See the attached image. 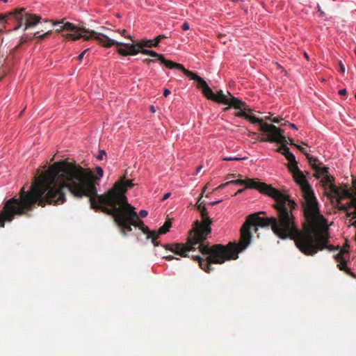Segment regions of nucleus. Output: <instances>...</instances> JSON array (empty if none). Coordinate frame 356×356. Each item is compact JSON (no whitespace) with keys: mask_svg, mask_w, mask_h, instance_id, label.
I'll use <instances>...</instances> for the list:
<instances>
[{"mask_svg":"<svg viewBox=\"0 0 356 356\" xmlns=\"http://www.w3.org/2000/svg\"><path fill=\"white\" fill-rule=\"evenodd\" d=\"M133 186L131 180L122 179L104 194L98 195L90 170L72 166L65 161L57 162L35 179L29 191L23 187L19 198L14 197L8 200L6 211L11 213L7 216V219L13 220L16 215L31 211L35 204L42 207L47 204H63L66 201L65 191H69L77 198L88 197L90 207L96 211L99 207L127 206L130 204L126 193Z\"/></svg>","mask_w":356,"mask_h":356,"instance_id":"f257e3e1","label":"nucleus"},{"mask_svg":"<svg viewBox=\"0 0 356 356\" xmlns=\"http://www.w3.org/2000/svg\"><path fill=\"white\" fill-rule=\"evenodd\" d=\"M201 197L202 196L196 204V208L201 213L202 223L199 225L193 238L190 239L188 244L177 243L175 245H165L163 247L177 255L189 257L191 256L188 254V252L195 250L196 248L195 246L198 245L197 248L200 252L202 254L207 255V259H204L200 255H191V257L198 261L202 270L207 273H210L213 270V268L211 266V264H222L225 261L237 259L238 253L246 249L250 244L252 237V231L254 229L257 232L258 227L261 226L257 222H254L252 220H250L248 227H245L249 218L252 216V214H250L247 217L241 229L239 243H229L227 246L216 244L211 247L204 245V241L211 233V224L212 222L208 216L207 209L204 202H200Z\"/></svg>","mask_w":356,"mask_h":356,"instance_id":"f03ea898","label":"nucleus"},{"mask_svg":"<svg viewBox=\"0 0 356 356\" xmlns=\"http://www.w3.org/2000/svg\"><path fill=\"white\" fill-rule=\"evenodd\" d=\"M297 209L298 207L289 209V211H288L289 220H286L284 222H278L276 217L273 216L270 218L260 217L259 215L264 213L263 211L255 213L249 218L245 227H248L250 220H252L257 222L262 227L270 226L273 232L279 238L294 240L299 250L308 256H314L318 251L324 249L332 252L340 248L339 246L334 247L327 245L330 238L327 226L325 228H319L318 230L307 229L304 232H300L293 214V211Z\"/></svg>","mask_w":356,"mask_h":356,"instance_id":"7ed1b4c3","label":"nucleus"},{"mask_svg":"<svg viewBox=\"0 0 356 356\" xmlns=\"http://www.w3.org/2000/svg\"><path fill=\"white\" fill-rule=\"evenodd\" d=\"M230 184L236 186H245V188L257 189L261 193L268 195L275 200L273 207L277 211L278 222L289 221V213L290 208L298 207V204L290 197V195L283 193L270 185L265 183L257 182L252 179H236L229 181Z\"/></svg>","mask_w":356,"mask_h":356,"instance_id":"20e7f679","label":"nucleus"},{"mask_svg":"<svg viewBox=\"0 0 356 356\" xmlns=\"http://www.w3.org/2000/svg\"><path fill=\"white\" fill-rule=\"evenodd\" d=\"M334 177L330 175L322 177L323 186H329L331 192L337 198L339 209L346 213L347 220L356 227V177L353 180V186L349 189H341L333 184Z\"/></svg>","mask_w":356,"mask_h":356,"instance_id":"39448f33","label":"nucleus"},{"mask_svg":"<svg viewBox=\"0 0 356 356\" xmlns=\"http://www.w3.org/2000/svg\"><path fill=\"white\" fill-rule=\"evenodd\" d=\"M98 211L111 216L117 225L122 228L121 232L124 236H127L126 231L131 232V225L138 227L144 234L147 236V238H149V229L144 225L143 220L138 219L135 207L131 204L127 206H115L108 208L106 207H99Z\"/></svg>","mask_w":356,"mask_h":356,"instance_id":"423d86ee","label":"nucleus"},{"mask_svg":"<svg viewBox=\"0 0 356 356\" xmlns=\"http://www.w3.org/2000/svg\"><path fill=\"white\" fill-rule=\"evenodd\" d=\"M302 195L303 198L302 207L304 215L308 222L318 228L327 227V221L321 213L320 204L314 190L302 193Z\"/></svg>","mask_w":356,"mask_h":356,"instance_id":"0eeeda50","label":"nucleus"},{"mask_svg":"<svg viewBox=\"0 0 356 356\" xmlns=\"http://www.w3.org/2000/svg\"><path fill=\"white\" fill-rule=\"evenodd\" d=\"M262 130L263 132L267 135V141L270 143H277L282 145L277 151L283 154L289 162L295 161V155L286 146V140L285 136L283 135L284 132V129L277 128L275 125L271 124L263 126Z\"/></svg>","mask_w":356,"mask_h":356,"instance_id":"6e6552de","label":"nucleus"},{"mask_svg":"<svg viewBox=\"0 0 356 356\" xmlns=\"http://www.w3.org/2000/svg\"><path fill=\"white\" fill-rule=\"evenodd\" d=\"M53 26H59V28L56 29V31L58 33L62 32L63 31H67L71 32V33H67L66 34H63V36L67 40H77L81 38H83L84 40H88L89 39H90V37H89L88 35L77 33V31L79 30H81L83 32H85L83 31L84 29H78L72 23L66 22V23L63 24V20H62V21L54 22Z\"/></svg>","mask_w":356,"mask_h":356,"instance_id":"1a4fd4ad","label":"nucleus"},{"mask_svg":"<svg viewBox=\"0 0 356 356\" xmlns=\"http://www.w3.org/2000/svg\"><path fill=\"white\" fill-rule=\"evenodd\" d=\"M229 95L231 96V98H229L222 90H220L217 94H216L213 101L218 103L229 105L236 109H241V106L239 104H245V102L232 96L229 92Z\"/></svg>","mask_w":356,"mask_h":356,"instance_id":"9d476101","label":"nucleus"},{"mask_svg":"<svg viewBox=\"0 0 356 356\" xmlns=\"http://www.w3.org/2000/svg\"><path fill=\"white\" fill-rule=\"evenodd\" d=\"M85 32L90 33L91 35L89 37L94 38L97 40L99 43L104 47L109 48L113 45H117L120 47L121 42H118L113 39L110 38L107 35L96 32L95 31H90L88 29H83Z\"/></svg>","mask_w":356,"mask_h":356,"instance_id":"9b49d317","label":"nucleus"},{"mask_svg":"<svg viewBox=\"0 0 356 356\" xmlns=\"http://www.w3.org/2000/svg\"><path fill=\"white\" fill-rule=\"evenodd\" d=\"M334 259L338 263V267L341 270L345 271L350 276L355 277V275L350 271V269L347 266V261L350 259V253L348 250L341 249L339 252L334 256Z\"/></svg>","mask_w":356,"mask_h":356,"instance_id":"f8f14e48","label":"nucleus"},{"mask_svg":"<svg viewBox=\"0 0 356 356\" xmlns=\"http://www.w3.org/2000/svg\"><path fill=\"white\" fill-rule=\"evenodd\" d=\"M15 21L17 25L13 28L14 31L18 30L23 24V15L22 11L15 10L7 15H0V24L4 25L10 21Z\"/></svg>","mask_w":356,"mask_h":356,"instance_id":"ddd939ff","label":"nucleus"},{"mask_svg":"<svg viewBox=\"0 0 356 356\" xmlns=\"http://www.w3.org/2000/svg\"><path fill=\"white\" fill-rule=\"evenodd\" d=\"M140 48L139 42L136 44L121 42L120 47L117 49V51L123 56L127 55L134 56L140 53Z\"/></svg>","mask_w":356,"mask_h":356,"instance_id":"4468645a","label":"nucleus"},{"mask_svg":"<svg viewBox=\"0 0 356 356\" xmlns=\"http://www.w3.org/2000/svg\"><path fill=\"white\" fill-rule=\"evenodd\" d=\"M149 56L156 58V61L159 60L160 63L165 65L167 68L170 70H182L184 66L181 64L175 63L172 60H167L164 58L163 54H158L157 52L150 50Z\"/></svg>","mask_w":356,"mask_h":356,"instance_id":"2eb2a0df","label":"nucleus"},{"mask_svg":"<svg viewBox=\"0 0 356 356\" xmlns=\"http://www.w3.org/2000/svg\"><path fill=\"white\" fill-rule=\"evenodd\" d=\"M18 11H22V13L23 23L24 22L25 29H27L31 27H34L40 22L41 17L40 16L27 13L25 12L24 8H22Z\"/></svg>","mask_w":356,"mask_h":356,"instance_id":"dca6fc26","label":"nucleus"},{"mask_svg":"<svg viewBox=\"0 0 356 356\" xmlns=\"http://www.w3.org/2000/svg\"><path fill=\"white\" fill-rule=\"evenodd\" d=\"M293 176L295 181L300 186L302 193L313 190L312 186L306 179L302 171H300V174L296 173Z\"/></svg>","mask_w":356,"mask_h":356,"instance_id":"f3484780","label":"nucleus"},{"mask_svg":"<svg viewBox=\"0 0 356 356\" xmlns=\"http://www.w3.org/2000/svg\"><path fill=\"white\" fill-rule=\"evenodd\" d=\"M170 227V224L169 222H165L161 227L159 228L157 231H152L149 229V238H151L152 243L154 246H159L161 245L160 242L157 241L156 239L163 234H166Z\"/></svg>","mask_w":356,"mask_h":356,"instance_id":"a211bd4d","label":"nucleus"},{"mask_svg":"<svg viewBox=\"0 0 356 356\" xmlns=\"http://www.w3.org/2000/svg\"><path fill=\"white\" fill-rule=\"evenodd\" d=\"M181 71H183L184 74L190 78V79L195 81L197 83V85L200 88H201L202 90L206 88L209 85L200 76L196 74L195 73L186 70L184 67V69L180 70Z\"/></svg>","mask_w":356,"mask_h":356,"instance_id":"6ab92c4d","label":"nucleus"},{"mask_svg":"<svg viewBox=\"0 0 356 356\" xmlns=\"http://www.w3.org/2000/svg\"><path fill=\"white\" fill-rule=\"evenodd\" d=\"M313 168L316 172V179H319L321 177L325 176V175H329V168L327 167H320L317 165H313Z\"/></svg>","mask_w":356,"mask_h":356,"instance_id":"aec40b11","label":"nucleus"},{"mask_svg":"<svg viewBox=\"0 0 356 356\" xmlns=\"http://www.w3.org/2000/svg\"><path fill=\"white\" fill-rule=\"evenodd\" d=\"M8 202V200H7L4 204V207H3V210L1 211V213H0V227H4V225H5V222L7 221V222H10L11 220H8L7 219V216L10 213H11V212H7V211H6V204Z\"/></svg>","mask_w":356,"mask_h":356,"instance_id":"412c9836","label":"nucleus"},{"mask_svg":"<svg viewBox=\"0 0 356 356\" xmlns=\"http://www.w3.org/2000/svg\"><path fill=\"white\" fill-rule=\"evenodd\" d=\"M289 169L291 172L294 175L296 173H299L301 171L298 165V163L295 159V161H289Z\"/></svg>","mask_w":356,"mask_h":356,"instance_id":"4be33fe9","label":"nucleus"},{"mask_svg":"<svg viewBox=\"0 0 356 356\" xmlns=\"http://www.w3.org/2000/svg\"><path fill=\"white\" fill-rule=\"evenodd\" d=\"M202 92L207 98L213 101L216 94L209 86L202 90Z\"/></svg>","mask_w":356,"mask_h":356,"instance_id":"5701e85b","label":"nucleus"},{"mask_svg":"<svg viewBox=\"0 0 356 356\" xmlns=\"http://www.w3.org/2000/svg\"><path fill=\"white\" fill-rule=\"evenodd\" d=\"M245 104H246L245 102V104H239L241 106V109H239L240 112L236 113V116L239 117V118H244L245 119L247 120L249 114L247 113V110L245 108H244V109L242 108V106H245Z\"/></svg>","mask_w":356,"mask_h":356,"instance_id":"b1692460","label":"nucleus"},{"mask_svg":"<svg viewBox=\"0 0 356 356\" xmlns=\"http://www.w3.org/2000/svg\"><path fill=\"white\" fill-rule=\"evenodd\" d=\"M139 44H140V47H156L154 45V40H149V39L143 40L140 42H139Z\"/></svg>","mask_w":356,"mask_h":356,"instance_id":"393cba45","label":"nucleus"},{"mask_svg":"<svg viewBox=\"0 0 356 356\" xmlns=\"http://www.w3.org/2000/svg\"><path fill=\"white\" fill-rule=\"evenodd\" d=\"M248 120H249L251 123L252 124H259L261 125V127L263 126H264L265 124H262V120L254 116V115H249L248 117ZM261 131H263V130L261 129Z\"/></svg>","mask_w":356,"mask_h":356,"instance_id":"a878e982","label":"nucleus"},{"mask_svg":"<svg viewBox=\"0 0 356 356\" xmlns=\"http://www.w3.org/2000/svg\"><path fill=\"white\" fill-rule=\"evenodd\" d=\"M246 159H247V157H245V156H244V157L226 156V157L222 158V160L226 161H241V160H244Z\"/></svg>","mask_w":356,"mask_h":356,"instance_id":"bb28decb","label":"nucleus"},{"mask_svg":"<svg viewBox=\"0 0 356 356\" xmlns=\"http://www.w3.org/2000/svg\"><path fill=\"white\" fill-rule=\"evenodd\" d=\"M168 35H158L155 40H154V45L156 47H158L159 43L161 42V40L163 39V38H168Z\"/></svg>","mask_w":356,"mask_h":356,"instance_id":"cd10ccee","label":"nucleus"},{"mask_svg":"<svg viewBox=\"0 0 356 356\" xmlns=\"http://www.w3.org/2000/svg\"><path fill=\"white\" fill-rule=\"evenodd\" d=\"M51 33V31H47V32H46L45 33H43V34H40L39 32H37V33H35V38H39L40 39H44L46 35H50Z\"/></svg>","mask_w":356,"mask_h":356,"instance_id":"c85d7f7f","label":"nucleus"},{"mask_svg":"<svg viewBox=\"0 0 356 356\" xmlns=\"http://www.w3.org/2000/svg\"><path fill=\"white\" fill-rule=\"evenodd\" d=\"M96 172L99 177H102L104 175V170L102 167L97 166L96 167Z\"/></svg>","mask_w":356,"mask_h":356,"instance_id":"c756f323","label":"nucleus"},{"mask_svg":"<svg viewBox=\"0 0 356 356\" xmlns=\"http://www.w3.org/2000/svg\"><path fill=\"white\" fill-rule=\"evenodd\" d=\"M106 154V153L104 150H99L97 156V159L99 160H102Z\"/></svg>","mask_w":356,"mask_h":356,"instance_id":"7c9ffc66","label":"nucleus"},{"mask_svg":"<svg viewBox=\"0 0 356 356\" xmlns=\"http://www.w3.org/2000/svg\"><path fill=\"white\" fill-rule=\"evenodd\" d=\"M230 185V183H229V181H227L226 183H224V184H220L219 186H218L216 188V191H220V190H222L224 189L225 187H227V186Z\"/></svg>","mask_w":356,"mask_h":356,"instance_id":"2f4dec72","label":"nucleus"},{"mask_svg":"<svg viewBox=\"0 0 356 356\" xmlns=\"http://www.w3.org/2000/svg\"><path fill=\"white\" fill-rule=\"evenodd\" d=\"M90 50V48L86 49L83 51H82L77 57L79 61L82 60L85 54Z\"/></svg>","mask_w":356,"mask_h":356,"instance_id":"473e14b6","label":"nucleus"},{"mask_svg":"<svg viewBox=\"0 0 356 356\" xmlns=\"http://www.w3.org/2000/svg\"><path fill=\"white\" fill-rule=\"evenodd\" d=\"M148 215V212L146 210L142 209L139 211V216L142 218H145Z\"/></svg>","mask_w":356,"mask_h":356,"instance_id":"72a5a7b5","label":"nucleus"},{"mask_svg":"<svg viewBox=\"0 0 356 356\" xmlns=\"http://www.w3.org/2000/svg\"><path fill=\"white\" fill-rule=\"evenodd\" d=\"M143 62L145 63L147 65H149L152 63H156V59H150V58H145L143 60Z\"/></svg>","mask_w":356,"mask_h":356,"instance_id":"f704fd0d","label":"nucleus"},{"mask_svg":"<svg viewBox=\"0 0 356 356\" xmlns=\"http://www.w3.org/2000/svg\"><path fill=\"white\" fill-rule=\"evenodd\" d=\"M181 29L183 31H187L190 29V25L188 22H184L182 26H181Z\"/></svg>","mask_w":356,"mask_h":356,"instance_id":"c9c22d12","label":"nucleus"},{"mask_svg":"<svg viewBox=\"0 0 356 356\" xmlns=\"http://www.w3.org/2000/svg\"><path fill=\"white\" fill-rule=\"evenodd\" d=\"M149 51L150 50H149V49H144L143 47H141L140 53L145 54V55H149Z\"/></svg>","mask_w":356,"mask_h":356,"instance_id":"e433bc0d","label":"nucleus"},{"mask_svg":"<svg viewBox=\"0 0 356 356\" xmlns=\"http://www.w3.org/2000/svg\"><path fill=\"white\" fill-rule=\"evenodd\" d=\"M267 119L270 120L274 123H280V121L282 120V119H279L278 118H274L273 119H270L269 117Z\"/></svg>","mask_w":356,"mask_h":356,"instance_id":"4c0bfd02","label":"nucleus"},{"mask_svg":"<svg viewBox=\"0 0 356 356\" xmlns=\"http://www.w3.org/2000/svg\"><path fill=\"white\" fill-rule=\"evenodd\" d=\"M171 93V91L168 89V88H165L164 90H163V96L165 97H167Z\"/></svg>","mask_w":356,"mask_h":356,"instance_id":"58836bf2","label":"nucleus"},{"mask_svg":"<svg viewBox=\"0 0 356 356\" xmlns=\"http://www.w3.org/2000/svg\"><path fill=\"white\" fill-rule=\"evenodd\" d=\"M170 195H171V193H165V194L163 196V197L161 198V201H164V200H165L168 199V198L170 197Z\"/></svg>","mask_w":356,"mask_h":356,"instance_id":"ea45409f","label":"nucleus"},{"mask_svg":"<svg viewBox=\"0 0 356 356\" xmlns=\"http://www.w3.org/2000/svg\"><path fill=\"white\" fill-rule=\"evenodd\" d=\"M346 93H347V90L345 88L341 89V90H339V94L340 95H345Z\"/></svg>","mask_w":356,"mask_h":356,"instance_id":"a19ab883","label":"nucleus"},{"mask_svg":"<svg viewBox=\"0 0 356 356\" xmlns=\"http://www.w3.org/2000/svg\"><path fill=\"white\" fill-rule=\"evenodd\" d=\"M245 189L246 188L245 187L244 188H241V189L238 190L236 191V193H235V195H240V194L243 193L245 191Z\"/></svg>","mask_w":356,"mask_h":356,"instance_id":"79ce46f5","label":"nucleus"},{"mask_svg":"<svg viewBox=\"0 0 356 356\" xmlns=\"http://www.w3.org/2000/svg\"><path fill=\"white\" fill-rule=\"evenodd\" d=\"M221 202H222V200L213 201V202H211L209 203V204L211 205V206H214V205H216V204H218V203H220Z\"/></svg>","mask_w":356,"mask_h":356,"instance_id":"37998d69","label":"nucleus"},{"mask_svg":"<svg viewBox=\"0 0 356 356\" xmlns=\"http://www.w3.org/2000/svg\"><path fill=\"white\" fill-rule=\"evenodd\" d=\"M289 125L290 126L291 128H292L293 129H296V130H298V127H297V126L295 124L289 123Z\"/></svg>","mask_w":356,"mask_h":356,"instance_id":"c03bdc74","label":"nucleus"},{"mask_svg":"<svg viewBox=\"0 0 356 356\" xmlns=\"http://www.w3.org/2000/svg\"><path fill=\"white\" fill-rule=\"evenodd\" d=\"M319 15L322 17H326V14H325V13L323 10H320Z\"/></svg>","mask_w":356,"mask_h":356,"instance_id":"a18cd8bd","label":"nucleus"},{"mask_svg":"<svg viewBox=\"0 0 356 356\" xmlns=\"http://www.w3.org/2000/svg\"><path fill=\"white\" fill-rule=\"evenodd\" d=\"M202 168V165L197 166L196 168V174H198L200 172Z\"/></svg>","mask_w":356,"mask_h":356,"instance_id":"49530a36","label":"nucleus"},{"mask_svg":"<svg viewBox=\"0 0 356 356\" xmlns=\"http://www.w3.org/2000/svg\"><path fill=\"white\" fill-rule=\"evenodd\" d=\"M149 109H150L151 112H152V113H155V111H156L154 106L152 105L150 106Z\"/></svg>","mask_w":356,"mask_h":356,"instance_id":"de8ad7c7","label":"nucleus"},{"mask_svg":"<svg viewBox=\"0 0 356 356\" xmlns=\"http://www.w3.org/2000/svg\"><path fill=\"white\" fill-rule=\"evenodd\" d=\"M316 9H317V10H318V13L320 12V10H322L321 7V6L319 5V3H317Z\"/></svg>","mask_w":356,"mask_h":356,"instance_id":"09e8293b","label":"nucleus"},{"mask_svg":"<svg viewBox=\"0 0 356 356\" xmlns=\"http://www.w3.org/2000/svg\"><path fill=\"white\" fill-rule=\"evenodd\" d=\"M173 259H174L173 256H168V257H165V259L168 260V261L172 260Z\"/></svg>","mask_w":356,"mask_h":356,"instance_id":"8fccbe9b","label":"nucleus"},{"mask_svg":"<svg viewBox=\"0 0 356 356\" xmlns=\"http://www.w3.org/2000/svg\"><path fill=\"white\" fill-rule=\"evenodd\" d=\"M340 66H341V71H342L343 72H344V71H345V68H344L343 65L341 63H340Z\"/></svg>","mask_w":356,"mask_h":356,"instance_id":"3c124183","label":"nucleus"},{"mask_svg":"<svg viewBox=\"0 0 356 356\" xmlns=\"http://www.w3.org/2000/svg\"><path fill=\"white\" fill-rule=\"evenodd\" d=\"M125 33H126V30H122V32L120 33L122 35H125Z\"/></svg>","mask_w":356,"mask_h":356,"instance_id":"603ef678","label":"nucleus"},{"mask_svg":"<svg viewBox=\"0 0 356 356\" xmlns=\"http://www.w3.org/2000/svg\"><path fill=\"white\" fill-rule=\"evenodd\" d=\"M296 146L299 149H300V150H302V149H303V148H302L301 146H300V145H296Z\"/></svg>","mask_w":356,"mask_h":356,"instance_id":"864d4df0","label":"nucleus"},{"mask_svg":"<svg viewBox=\"0 0 356 356\" xmlns=\"http://www.w3.org/2000/svg\"><path fill=\"white\" fill-rule=\"evenodd\" d=\"M234 176H235V175H234V174H231V175H229V176H228V177H234Z\"/></svg>","mask_w":356,"mask_h":356,"instance_id":"5fc2aeb1","label":"nucleus"},{"mask_svg":"<svg viewBox=\"0 0 356 356\" xmlns=\"http://www.w3.org/2000/svg\"><path fill=\"white\" fill-rule=\"evenodd\" d=\"M305 58H307V59H309V56L306 53L305 54Z\"/></svg>","mask_w":356,"mask_h":356,"instance_id":"6e6d98bb","label":"nucleus"},{"mask_svg":"<svg viewBox=\"0 0 356 356\" xmlns=\"http://www.w3.org/2000/svg\"><path fill=\"white\" fill-rule=\"evenodd\" d=\"M229 109V107H227L225 108V111H227Z\"/></svg>","mask_w":356,"mask_h":356,"instance_id":"4d7b16f0","label":"nucleus"},{"mask_svg":"<svg viewBox=\"0 0 356 356\" xmlns=\"http://www.w3.org/2000/svg\"><path fill=\"white\" fill-rule=\"evenodd\" d=\"M128 38H130L132 40L131 35H129Z\"/></svg>","mask_w":356,"mask_h":356,"instance_id":"13d9d810","label":"nucleus"},{"mask_svg":"<svg viewBox=\"0 0 356 356\" xmlns=\"http://www.w3.org/2000/svg\"><path fill=\"white\" fill-rule=\"evenodd\" d=\"M355 99H356V94H355Z\"/></svg>","mask_w":356,"mask_h":356,"instance_id":"bf43d9fd","label":"nucleus"}]
</instances>
